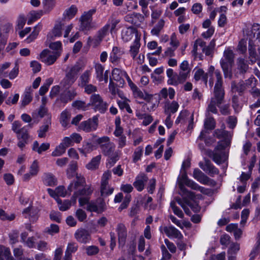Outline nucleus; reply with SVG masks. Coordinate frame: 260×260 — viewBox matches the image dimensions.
<instances>
[{
  "label": "nucleus",
  "instance_id": "1",
  "mask_svg": "<svg viewBox=\"0 0 260 260\" xmlns=\"http://www.w3.org/2000/svg\"><path fill=\"white\" fill-rule=\"evenodd\" d=\"M234 54L231 50H225L223 57L220 60L224 77L231 79L233 77L232 68L234 65Z\"/></svg>",
  "mask_w": 260,
  "mask_h": 260
},
{
  "label": "nucleus",
  "instance_id": "2",
  "mask_svg": "<svg viewBox=\"0 0 260 260\" xmlns=\"http://www.w3.org/2000/svg\"><path fill=\"white\" fill-rule=\"evenodd\" d=\"M76 180L72 181L68 186V190L65 189L63 186H59L56 188L57 197L59 196L64 197L68 194H70L71 192L75 189H78L80 186H83L85 183V178L80 175H77Z\"/></svg>",
  "mask_w": 260,
  "mask_h": 260
},
{
  "label": "nucleus",
  "instance_id": "3",
  "mask_svg": "<svg viewBox=\"0 0 260 260\" xmlns=\"http://www.w3.org/2000/svg\"><path fill=\"white\" fill-rule=\"evenodd\" d=\"M88 106L93 107L95 111H99L101 113H104L108 109V104L104 102L99 94H93L90 98Z\"/></svg>",
  "mask_w": 260,
  "mask_h": 260
},
{
  "label": "nucleus",
  "instance_id": "4",
  "mask_svg": "<svg viewBox=\"0 0 260 260\" xmlns=\"http://www.w3.org/2000/svg\"><path fill=\"white\" fill-rule=\"evenodd\" d=\"M99 125V116L95 115L86 120L81 122L78 127V131L90 133L96 131Z\"/></svg>",
  "mask_w": 260,
  "mask_h": 260
},
{
  "label": "nucleus",
  "instance_id": "5",
  "mask_svg": "<svg viewBox=\"0 0 260 260\" xmlns=\"http://www.w3.org/2000/svg\"><path fill=\"white\" fill-rule=\"evenodd\" d=\"M103 153L106 156L112 155L115 150V145L110 141V138L104 136L97 139Z\"/></svg>",
  "mask_w": 260,
  "mask_h": 260
},
{
  "label": "nucleus",
  "instance_id": "6",
  "mask_svg": "<svg viewBox=\"0 0 260 260\" xmlns=\"http://www.w3.org/2000/svg\"><path fill=\"white\" fill-rule=\"evenodd\" d=\"M214 71V67L212 66H211L209 68L208 72L206 73H205L203 69H199L194 73V78L196 81L202 79L205 83H207L208 77L209 76L210 77L209 81V85L211 87H212L214 84V80L213 78Z\"/></svg>",
  "mask_w": 260,
  "mask_h": 260
},
{
  "label": "nucleus",
  "instance_id": "7",
  "mask_svg": "<svg viewBox=\"0 0 260 260\" xmlns=\"http://www.w3.org/2000/svg\"><path fill=\"white\" fill-rule=\"evenodd\" d=\"M59 57V52H52L47 49L43 50L40 54L39 59L47 66H51L54 63Z\"/></svg>",
  "mask_w": 260,
  "mask_h": 260
},
{
  "label": "nucleus",
  "instance_id": "8",
  "mask_svg": "<svg viewBox=\"0 0 260 260\" xmlns=\"http://www.w3.org/2000/svg\"><path fill=\"white\" fill-rule=\"evenodd\" d=\"M224 94H221V93L214 92L213 96L211 98L208 106L206 114H208L209 112L214 114L217 113L218 110L216 106L218 107L219 105H221L224 100Z\"/></svg>",
  "mask_w": 260,
  "mask_h": 260
},
{
  "label": "nucleus",
  "instance_id": "9",
  "mask_svg": "<svg viewBox=\"0 0 260 260\" xmlns=\"http://www.w3.org/2000/svg\"><path fill=\"white\" fill-rule=\"evenodd\" d=\"M179 188L183 193H185L191 199V200H189V201H186L187 206L190 207L193 212H199L201 210V207L199 204L194 201L195 198L194 192L188 190L182 184H179Z\"/></svg>",
  "mask_w": 260,
  "mask_h": 260
},
{
  "label": "nucleus",
  "instance_id": "10",
  "mask_svg": "<svg viewBox=\"0 0 260 260\" xmlns=\"http://www.w3.org/2000/svg\"><path fill=\"white\" fill-rule=\"evenodd\" d=\"M193 177L200 183L204 185H208L213 187L216 184L215 181L208 177L198 168L194 169Z\"/></svg>",
  "mask_w": 260,
  "mask_h": 260
},
{
  "label": "nucleus",
  "instance_id": "11",
  "mask_svg": "<svg viewBox=\"0 0 260 260\" xmlns=\"http://www.w3.org/2000/svg\"><path fill=\"white\" fill-rule=\"evenodd\" d=\"M106 209V203L102 198H98L95 201L90 202L86 207V210L90 212L101 213Z\"/></svg>",
  "mask_w": 260,
  "mask_h": 260
},
{
  "label": "nucleus",
  "instance_id": "12",
  "mask_svg": "<svg viewBox=\"0 0 260 260\" xmlns=\"http://www.w3.org/2000/svg\"><path fill=\"white\" fill-rule=\"evenodd\" d=\"M249 37V46H248V52H249V58L251 64H254L257 60H258V54L255 51L254 48V43L257 42V40H256L255 38H253V35H251V32H249L248 34Z\"/></svg>",
  "mask_w": 260,
  "mask_h": 260
},
{
  "label": "nucleus",
  "instance_id": "13",
  "mask_svg": "<svg viewBox=\"0 0 260 260\" xmlns=\"http://www.w3.org/2000/svg\"><path fill=\"white\" fill-rule=\"evenodd\" d=\"M199 165L203 171L211 177H213L214 175H218L219 173V170L209 159H205V161L200 162Z\"/></svg>",
  "mask_w": 260,
  "mask_h": 260
},
{
  "label": "nucleus",
  "instance_id": "14",
  "mask_svg": "<svg viewBox=\"0 0 260 260\" xmlns=\"http://www.w3.org/2000/svg\"><path fill=\"white\" fill-rule=\"evenodd\" d=\"M206 153L210 157L212 158L214 162L217 164H221L225 159L226 155L225 152L223 151L219 150L216 148H215L213 151L211 150H207Z\"/></svg>",
  "mask_w": 260,
  "mask_h": 260
},
{
  "label": "nucleus",
  "instance_id": "15",
  "mask_svg": "<svg viewBox=\"0 0 260 260\" xmlns=\"http://www.w3.org/2000/svg\"><path fill=\"white\" fill-rule=\"evenodd\" d=\"M216 78V82L214 88V92L221 93L224 94V90L222 87L223 80L221 72L219 70H215L213 72Z\"/></svg>",
  "mask_w": 260,
  "mask_h": 260
},
{
  "label": "nucleus",
  "instance_id": "16",
  "mask_svg": "<svg viewBox=\"0 0 260 260\" xmlns=\"http://www.w3.org/2000/svg\"><path fill=\"white\" fill-rule=\"evenodd\" d=\"M75 238L78 242L82 243H87L91 239L89 232L84 229L77 230L75 233Z\"/></svg>",
  "mask_w": 260,
  "mask_h": 260
},
{
  "label": "nucleus",
  "instance_id": "17",
  "mask_svg": "<svg viewBox=\"0 0 260 260\" xmlns=\"http://www.w3.org/2000/svg\"><path fill=\"white\" fill-rule=\"evenodd\" d=\"M125 20L134 25L139 27L140 26L141 22L144 21V16L140 13H133L125 16Z\"/></svg>",
  "mask_w": 260,
  "mask_h": 260
},
{
  "label": "nucleus",
  "instance_id": "18",
  "mask_svg": "<svg viewBox=\"0 0 260 260\" xmlns=\"http://www.w3.org/2000/svg\"><path fill=\"white\" fill-rule=\"evenodd\" d=\"M116 232L118 237L119 244L123 246L125 244L127 237V230L123 223H120L117 224Z\"/></svg>",
  "mask_w": 260,
  "mask_h": 260
},
{
  "label": "nucleus",
  "instance_id": "19",
  "mask_svg": "<svg viewBox=\"0 0 260 260\" xmlns=\"http://www.w3.org/2000/svg\"><path fill=\"white\" fill-rule=\"evenodd\" d=\"M148 180L146 175L144 173L140 174L136 177L133 185L138 191H141L144 188L145 184Z\"/></svg>",
  "mask_w": 260,
  "mask_h": 260
},
{
  "label": "nucleus",
  "instance_id": "20",
  "mask_svg": "<svg viewBox=\"0 0 260 260\" xmlns=\"http://www.w3.org/2000/svg\"><path fill=\"white\" fill-rule=\"evenodd\" d=\"M184 182L187 186L190 187L191 189L199 190L203 194L209 195L212 193L210 189L201 186L192 180L186 179Z\"/></svg>",
  "mask_w": 260,
  "mask_h": 260
},
{
  "label": "nucleus",
  "instance_id": "21",
  "mask_svg": "<svg viewBox=\"0 0 260 260\" xmlns=\"http://www.w3.org/2000/svg\"><path fill=\"white\" fill-rule=\"evenodd\" d=\"M185 74L179 73L177 74L175 73L174 74L168 79L167 83L169 85L177 86L179 84H182L186 81Z\"/></svg>",
  "mask_w": 260,
  "mask_h": 260
},
{
  "label": "nucleus",
  "instance_id": "22",
  "mask_svg": "<svg viewBox=\"0 0 260 260\" xmlns=\"http://www.w3.org/2000/svg\"><path fill=\"white\" fill-rule=\"evenodd\" d=\"M140 41V36H137V35H136V38H135V41L130 46L129 53L133 59H136V56L139 52V50L141 46V43Z\"/></svg>",
  "mask_w": 260,
  "mask_h": 260
},
{
  "label": "nucleus",
  "instance_id": "23",
  "mask_svg": "<svg viewBox=\"0 0 260 260\" xmlns=\"http://www.w3.org/2000/svg\"><path fill=\"white\" fill-rule=\"evenodd\" d=\"M134 35L135 38H136V35L139 36L137 29L132 26L129 27L122 31V39L123 41L127 42L132 40Z\"/></svg>",
  "mask_w": 260,
  "mask_h": 260
},
{
  "label": "nucleus",
  "instance_id": "24",
  "mask_svg": "<svg viewBox=\"0 0 260 260\" xmlns=\"http://www.w3.org/2000/svg\"><path fill=\"white\" fill-rule=\"evenodd\" d=\"M164 232L169 238H174L178 239L183 238V235L181 232L173 226L165 227Z\"/></svg>",
  "mask_w": 260,
  "mask_h": 260
},
{
  "label": "nucleus",
  "instance_id": "25",
  "mask_svg": "<svg viewBox=\"0 0 260 260\" xmlns=\"http://www.w3.org/2000/svg\"><path fill=\"white\" fill-rule=\"evenodd\" d=\"M123 53V51L120 48L116 46L113 47L110 54V61L112 63H117Z\"/></svg>",
  "mask_w": 260,
  "mask_h": 260
},
{
  "label": "nucleus",
  "instance_id": "26",
  "mask_svg": "<svg viewBox=\"0 0 260 260\" xmlns=\"http://www.w3.org/2000/svg\"><path fill=\"white\" fill-rule=\"evenodd\" d=\"M246 89V85L244 81L241 80L238 83L232 81L231 83V91L233 93L238 92L240 95H242Z\"/></svg>",
  "mask_w": 260,
  "mask_h": 260
},
{
  "label": "nucleus",
  "instance_id": "27",
  "mask_svg": "<svg viewBox=\"0 0 260 260\" xmlns=\"http://www.w3.org/2000/svg\"><path fill=\"white\" fill-rule=\"evenodd\" d=\"M179 106L178 103L173 101L171 103L167 100L165 104V112L166 114H174L177 112Z\"/></svg>",
  "mask_w": 260,
  "mask_h": 260
},
{
  "label": "nucleus",
  "instance_id": "28",
  "mask_svg": "<svg viewBox=\"0 0 260 260\" xmlns=\"http://www.w3.org/2000/svg\"><path fill=\"white\" fill-rule=\"evenodd\" d=\"M76 95V90L72 89L62 93L60 96V100L62 103L66 104L74 99Z\"/></svg>",
  "mask_w": 260,
  "mask_h": 260
},
{
  "label": "nucleus",
  "instance_id": "29",
  "mask_svg": "<svg viewBox=\"0 0 260 260\" xmlns=\"http://www.w3.org/2000/svg\"><path fill=\"white\" fill-rule=\"evenodd\" d=\"M85 183L84 184L83 186H80L78 187V189H75V190H77V191H75L74 193L73 197L74 199V202H76V198L79 196H88L90 195L92 192V189L89 186H85L82 189H80V188L81 187H83L85 185Z\"/></svg>",
  "mask_w": 260,
  "mask_h": 260
},
{
  "label": "nucleus",
  "instance_id": "30",
  "mask_svg": "<svg viewBox=\"0 0 260 260\" xmlns=\"http://www.w3.org/2000/svg\"><path fill=\"white\" fill-rule=\"evenodd\" d=\"M112 79L115 81L119 82L120 84H123L124 81L123 76H127V73L119 69L115 68L112 72Z\"/></svg>",
  "mask_w": 260,
  "mask_h": 260
},
{
  "label": "nucleus",
  "instance_id": "31",
  "mask_svg": "<svg viewBox=\"0 0 260 260\" xmlns=\"http://www.w3.org/2000/svg\"><path fill=\"white\" fill-rule=\"evenodd\" d=\"M113 190L114 188L108 185V181L107 180L102 181L101 186V196L103 197L109 196L113 193Z\"/></svg>",
  "mask_w": 260,
  "mask_h": 260
},
{
  "label": "nucleus",
  "instance_id": "32",
  "mask_svg": "<svg viewBox=\"0 0 260 260\" xmlns=\"http://www.w3.org/2000/svg\"><path fill=\"white\" fill-rule=\"evenodd\" d=\"M109 23L106 24L97 32L95 40L97 42H101L103 39L109 34Z\"/></svg>",
  "mask_w": 260,
  "mask_h": 260
},
{
  "label": "nucleus",
  "instance_id": "33",
  "mask_svg": "<svg viewBox=\"0 0 260 260\" xmlns=\"http://www.w3.org/2000/svg\"><path fill=\"white\" fill-rule=\"evenodd\" d=\"M237 69L240 74L242 75L245 74L249 69L247 61L244 58H238L237 61Z\"/></svg>",
  "mask_w": 260,
  "mask_h": 260
},
{
  "label": "nucleus",
  "instance_id": "34",
  "mask_svg": "<svg viewBox=\"0 0 260 260\" xmlns=\"http://www.w3.org/2000/svg\"><path fill=\"white\" fill-rule=\"evenodd\" d=\"M77 10L78 9L76 6L72 5L64 11L63 14L64 19L68 21L71 19L77 13Z\"/></svg>",
  "mask_w": 260,
  "mask_h": 260
},
{
  "label": "nucleus",
  "instance_id": "35",
  "mask_svg": "<svg viewBox=\"0 0 260 260\" xmlns=\"http://www.w3.org/2000/svg\"><path fill=\"white\" fill-rule=\"evenodd\" d=\"M32 89L31 87L26 88L23 95V99L21 102V106L23 107L28 105L32 99L31 95Z\"/></svg>",
  "mask_w": 260,
  "mask_h": 260
},
{
  "label": "nucleus",
  "instance_id": "36",
  "mask_svg": "<svg viewBox=\"0 0 260 260\" xmlns=\"http://www.w3.org/2000/svg\"><path fill=\"white\" fill-rule=\"evenodd\" d=\"M44 183L50 186H55L57 184V180L53 175L50 173L44 175L43 179Z\"/></svg>",
  "mask_w": 260,
  "mask_h": 260
},
{
  "label": "nucleus",
  "instance_id": "37",
  "mask_svg": "<svg viewBox=\"0 0 260 260\" xmlns=\"http://www.w3.org/2000/svg\"><path fill=\"white\" fill-rule=\"evenodd\" d=\"M206 118L204 122V127L206 130L213 129L215 127V121L210 114H206Z\"/></svg>",
  "mask_w": 260,
  "mask_h": 260
},
{
  "label": "nucleus",
  "instance_id": "38",
  "mask_svg": "<svg viewBox=\"0 0 260 260\" xmlns=\"http://www.w3.org/2000/svg\"><path fill=\"white\" fill-rule=\"evenodd\" d=\"M91 74L90 70H86L82 74L80 77V83L79 85L80 86L83 87L89 83Z\"/></svg>",
  "mask_w": 260,
  "mask_h": 260
},
{
  "label": "nucleus",
  "instance_id": "39",
  "mask_svg": "<svg viewBox=\"0 0 260 260\" xmlns=\"http://www.w3.org/2000/svg\"><path fill=\"white\" fill-rule=\"evenodd\" d=\"M101 159V155H99L93 157L91 160L86 165V168L89 170H94L98 168Z\"/></svg>",
  "mask_w": 260,
  "mask_h": 260
},
{
  "label": "nucleus",
  "instance_id": "40",
  "mask_svg": "<svg viewBox=\"0 0 260 260\" xmlns=\"http://www.w3.org/2000/svg\"><path fill=\"white\" fill-rule=\"evenodd\" d=\"M32 127V124H29L27 125L23 126L21 128V130L17 135V138L18 139H22L23 141H27L28 139V134L27 132V130L28 128Z\"/></svg>",
  "mask_w": 260,
  "mask_h": 260
},
{
  "label": "nucleus",
  "instance_id": "41",
  "mask_svg": "<svg viewBox=\"0 0 260 260\" xmlns=\"http://www.w3.org/2000/svg\"><path fill=\"white\" fill-rule=\"evenodd\" d=\"M251 35H253V38L257 40L258 43H260V25L257 23H254L251 27Z\"/></svg>",
  "mask_w": 260,
  "mask_h": 260
},
{
  "label": "nucleus",
  "instance_id": "42",
  "mask_svg": "<svg viewBox=\"0 0 260 260\" xmlns=\"http://www.w3.org/2000/svg\"><path fill=\"white\" fill-rule=\"evenodd\" d=\"M56 202L59 210L62 211L68 210L71 206V201L68 200H65L62 202L60 199L57 198Z\"/></svg>",
  "mask_w": 260,
  "mask_h": 260
},
{
  "label": "nucleus",
  "instance_id": "43",
  "mask_svg": "<svg viewBox=\"0 0 260 260\" xmlns=\"http://www.w3.org/2000/svg\"><path fill=\"white\" fill-rule=\"evenodd\" d=\"M180 73L184 74L185 78L187 79L190 71L189 68V63L187 60H184L180 65Z\"/></svg>",
  "mask_w": 260,
  "mask_h": 260
},
{
  "label": "nucleus",
  "instance_id": "44",
  "mask_svg": "<svg viewBox=\"0 0 260 260\" xmlns=\"http://www.w3.org/2000/svg\"><path fill=\"white\" fill-rule=\"evenodd\" d=\"M165 21L163 19H160L157 23L151 30V33L152 35L158 36L160 31L164 26Z\"/></svg>",
  "mask_w": 260,
  "mask_h": 260
},
{
  "label": "nucleus",
  "instance_id": "45",
  "mask_svg": "<svg viewBox=\"0 0 260 260\" xmlns=\"http://www.w3.org/2000/svg\"><path fill=\"white\" fill-rule=\"evenodd\" d=\"M93 149L94 146L91 143L84 142L83 147L82 148H79V151L81 153L85 155L86 153L90 152L92 151Z\"/></svg>",
  "mask_w": 260,
  "mask_h": 260
},
{
  "label": "nucleus",
  "instance_id": "46",
  "mask_svg": "<svg viewBox=\"0 0 260 260\" xmlns=\"http://www.w3.org/2000/svg\"><path fill=\"white\" fill-rule=\"evenodd\" d=\"M215 134L217 138H224L225 140H229V138L232 137L229 132L223 129H216Z\"/></svg>",
  "mask_w": 260,
  "mask_h": 260
},
{
  "label": "nucleus",
  "instance_id": "47",
  "mask_svg": "<svg viewBox=\"0 0 260 260\" xmlns=\"http://www.w3.org/2000/svg\"><path fill=\"white\" fill-rule=\"evenodd\" d=\"M79 71V68L77 66L72 67L70 71L67 74V77L69 78L70 80H72L75 82L77 79V76Z\"/></svg>",
  "mask_w": 260,
  "mask_h": 260
},
{
  "label": "nucleus",
  "instance_id": "48",
  "mask_svg": "<svg viewBox=\"0 0 260 260\" xmlns=\"http://www.w3.org/2000/svg\"><path fill=\"white\" fill-rule=\"evenodd\" d=\"M42 26L41 24H38L34 27V31L31 33L29 37L26 39L27 43H30L34 41L38 36L39 31L41 29Z\"/></svg>",
  "mask_w": 260,
  "mask_h": 260
},
{
  "label": "nucleus",
  "instance_id": "49",
  "mask_svg": "<svg viewBox=\"0 0 260 260\" xmlns=\"http://www.w3.org/2000/svg\"><path fill=\"white\" fill-rule=\"evenodd\" d=\"M95 70L96 78L100 82H102V80L103 79L104 67L99 63H96L95 64Z\"/></svg>",
  "mask_w": 260,
  "mask_h": 260
},
{
  "label": "nucleus",
  "instance_id": "50",
  "mask_svg": "<svg viewBox=\"0 0 260 260\" xmlns=\"http://www.w3.org/2000/svg\"><path fill=\"white\" fill-rule=\"evenodd\" d=\"M49 47L52 50V52H59V56L61 55L62 52V44L60 41L51 43Z\"/></svg>",
  "mask_w": 260,
  "mask_h": 260
},
{
  "label": "nucleus",
  "instance_id": "51",
  "mask_svg": "<svg viewBox=\"0 0 260 260\" xmlns=\"http://www.w3.org/2000/svg\"><path fill=\"white\" fill-rule=\"evenodd\" d=\"M143 152V147L142 146H139L137 147L134 152L133 156V160L134 162H137L138 161L141 159V156H142Z\"/></svg>",
  "mask_w": 260,
  "mask_h": 260
},
{
  "label": "nucleus",
  "instance_id": "52",
  "mask_svg": "<svg viewBox=\"0 0 260 260\" xmlns=\"http://www.w3.org/2000/svg\"><path fill=\"white\" fill-rule=\"evenodd\" d=\"M70 114L67 111H63L60 115V121L63 127H66L69 124Z\"/></svg>",
  "mask_w": 260,
  "mask_h": 260
},
{
  "label": "nucleus",
  "instance_id": "53",
  "mask_svg": "<svg viewBox=\"0 0 260 260\" xmlns=\"http://www.w3.org/2000/svg\"><path fill=\"white\" fill-rule=\"evenodd\" d=\"M63 21L59 22V24L55 25L52 30V34L55 37H58L61 36V29L64 26Z\"/></svg>",
  "mask_w": 260,
  "mask_h": 260
},
{
  "label": "nucleus",
  "instance_id": "54",
  "mask_svg": "<svg viewBox=\"0 0 260 260\" xmlns=\"http://www.w3.org/2000/svg\"><path fill=\"white\" fill-rule=\"evenodd\" d=\"M78 244L75 242H70L68 243L65 253L67 254L72 255L78 249Z\"/></svg>",
  "mask_w": 260,
  "mask_h": 260
},
{
  "label": "nucleus",
  "instance_id": "55",
  "mask_svg": "<svg viewBox=\"0 0 260 260\" xmlns=\"http://www.w3.org/2000/svg\"><path fill=\"white\" fill-rule=\"evenodd\" d=\"M66 148L60 143L52 153L53 156H59L64 154Z\"/></svg>",
  "mask_w": 260,
  "mask_h": 260
},
{
  "label": "nucleus",
  "instance_id": "56",
  "mask_svg": "<svg viewBox=\"0 0 260 260\" xmlns=\"http://www.w3.org/2000/svg\"><path fill=\"white\" fill-rule=\"evenodd\" d=\"M170 206L174 212V213L180 218L183 217V213L175 204V203L173 201L170 203Z\"/></svg>",
  "mask_w": 260,
  "mask_h": 260
},
{
  "label": "nucleus",
  "instance_id": "57",
  "mask_svg": "<svg viewBox=\"0 0 260 260\" xmlns=\"http://www.w3.org/2000/svg\"><path fill=\"white\" fill-rule=\"evenodd\" d=\"M83 87L84 88V92L88 94H94V93L97 91L98 90L96 86L91 84H88Z\"/></svg>",
  "mask_w": 260,
  "mask_h": 260
},
{
  "label": "nucleus",
  "instance_id": "58",
  "mask_svg": "<svg viewBox=\"0 0 260 260\" xmlns=\"http://www.w3.org/2000/svg\"><path fill=\"white\" fill-rule=\"evenodd\" d=\"M95 12V9H91L85 13L81 17L80 20L91 22L92 15Z\"/></svg>",
  "mask_w": 260,
  "mask_h": 260
},
{
  "label": "nucleus",
  "instance_id": "59",
  "mask_svg": "<svg viewBox=\"0 0 260 260\" xmlns=\"http://www.w3.org/2000/svg\"><path fill=\"white\" fill-rule=\"evenodd\" d=\"M119 22V20L114 18L113 16L110 17L109 19L107 24L109 23V28H110V31L112 33L115 28L117 24Z\"/></svg>",
  "mask_w": 260,
  "mask_h": 260
},
{
  "label": "nucleus",
  "instance_id": "60",
  "mask_svg": "<svg viewBox=\"0 0 260 260\" xmlns=\"http://www.w3.org/2000/svg\"><path fill=\"white\" fill-rule=\"evenodd\" d=\"M15 217L14 214H12L9 215L7 214L4 210L0 209V218L2 220L12 221L14 219Z\"/></svg>",
  "mask_w": 260,
  "mask_h": 260
},
{
  "label": "nucleus",
  "instance_id": "61",
  "mask_svg": "<svg viewBox=\"0 0 260 260\" xmlns=\"http://www.w3.org/2000/svg\"><path fill=\"white\" fill-rule=\"evenodd\" d=\"M85 249L86 253L88 255H95L99 251V249L98 247L93 245L87 246Z\"/></svg>",
  "mask_w": 260,
  "mask_h": 260
},
{
  "label": "nucleus",
  "instance_id": "62",
  "mask_svg": "<svg viewBox=\"0 0 260 260\" xmlns=\"http://www.w3.org/2000/svg\"><path fill=\"white\" fill-rule=\"evenodd\" d=\"M44 9L50 11L55 6V0H43Z\"/></svg>",
  "mask_w": 260,
  "mask_h": 260
},
{
  "label": "nucleus",
  "instance_id": "63",
  "mask_svg": "<svg viewBox=\"0 0 260 260\" xmlns=\"http://www.w3.org/2000/svg\"><path fill=\"white\" fill-rule=\"evenodd\" d=\"M226 121L229 128L233 129L237 125V118L235 116H230L228 117Z\"/></svg>",
  "mask_w": 260,
  "mask_h": 260
},
{
  "label": "nucleus",
  "instance_id": "64",
  "mask_svg": "<svg viewBox=\"0 0 260 260\" xmlns=\"http://www.w3.org/2000/svg\"><path fill=\"white\" fill-rule=\"evenodd\" d=\"M46 233L53 235L59 232V226L57 224H51L49 227L46 229Z\"/></svg>",
  "mask_w": 260,
  "mask_h": 260
}]
</instances>
